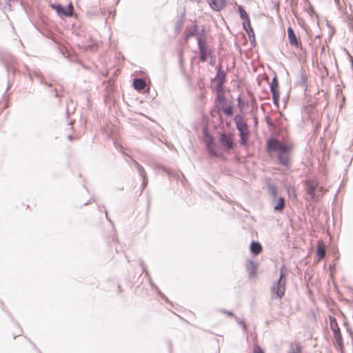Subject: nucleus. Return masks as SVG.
<instances>
[{
    "mask_svg": "<svg viewBox=\"0 0 353 353\" xmlns=\"http://www.w3.org/2000/svg\"><path fill=\"white\" fill-rule=\"evenodd\" d=\"M266 148L269 152H277L279 163L287 169L290 168V152L293 148L292 144L283 143L279 139L271 137L267 141Z\"/></svg>",
    "mask_w": 353,
    "mask_h": 353,
    "instance_id": "nucleus-1",
    "label": "nucleus"
},
{
    "mask_svg": "<svg viewBox=\"0 0 353 353\" xmlns=\"http://www.w3.org/2000/svg\"><path fill=\"white\" fill-rule=\"evenodd\" d=\"M234 121L236 128L239 132L241 144L243 145H247L249 137V130L247 123L244 120L243 117L239 114L234 116Z\"/></svg>",
    "mask_w": 353,
    "mask_h": 353,
    "instance_id": "nucleus-2",
    "label": "nucleus"
},
{
    "mask_svg": "<svg viewBox=\"0 0 353 353\" xmlns=\"http://www.w3.org/2000/svg\"><path fill=\"white\" fill-rule=\"evenodd\" d=\"M204 143L210 156L223 157V154L219 152L217 145L214 143V138L207 130L204 131Z\"/></svg>",
    "mask_w": 353,
    "mask_h": 353,
    "instance_id": "nucleus-3",
    "label": "nucleus"
},
{
    "mask_svg": "<svg viewBox=\"0 0 353 353\" xmlns=\"http://www.w3.org/2000/svg\"><path fill=\"white\" fill-rule=\"evenodd\" d=\"M307 194L310 196V200L318 201L319 195L318 192L322 189L319 187V183L314 180L307 179L303 181Z\"/></svg>",
    "mask_w": 353,
    "mask_h": 353,
    "instance_id": "nucleus-4",
    "label": "nucleus"
},
{
    "mask_svg": "<svg viewBox=\"0 0 353 353\" xmlns=\"http://www.w3.org/2000/svg\"><path fill=\"white\" fill-rule=\"evenodd\" d=\"M198 48L199 50V59L201 62L207 61L208 57L212 54V50L206 43L205 39L201 36L196 37Z\"/></svg>",
    "mask_w": 353,
    "mask_h": 353,
    "instance_id": "nucleus-5",
    "label": "nucleus"
},
{
    "mask_svg": "<svg viewBox=\"0 0 353 353\" xmlns=\"http://www.w3.org/2000/svg\"><path fill=\"white\" fill-rule=\"evenodd\" d=\"M330 327L333 332V336L337 345L340 347L343 345V341L341 332L340 327L338 325L336 319L334 316H330Z\"/></svg>",
    "mask_w": 353,
    "mask_h": 353,
    "instance_id": "nucleus-6",
    "label": "nucleus"
},
{
    "mask_svg": "<svg viewBox=\"0 0 353 353\" xmlns=\"http://www.w3.org/2000/svg\"><path fill=\"white\" fill-rule=\"evenodd\" d=\"M285 290V281L277 280L271 287L272 298L281 299L284 296Z\"/></svg>",
    "mask_w": 353,
    "mask_h": 353,
    "instance_id": "nucleus-7",
    "label": "nucleus"
},
{
    "mask_svg": "<svg viewBox=\"0 0 353 353\" xmlns=\"http://www.w3.org/2000/svg\"><path fill=\"white\" fill-rule=\"evenodd\" d=\"M219 142L227 151L232 150L235 145L232 135L225 132L220 134Z\"/></svg>",
    "mask_w": 353,
    "mask_h": 353,
    "instance_id": "nucleus-8",
    "label": "nucleus"
},
{
    "mask_svg": "<svg viewBox=\"0 0 353 353\" xmlns=\"http://www.w3.org/2000/svg\"><path fill=\"white\" fill-rule=\"evenodd\" d=\"M270 92L272 94L273 103L275 105H279V82L276 76H274L270 85Z\"/></svg>",
    "mask_w": 353,
    "mask_h": 353,
    "instance_id": "nucleus-9",
    "label": "nucleus"
},
{
    "mask_svg": "<svg viewBox=\"0 0 353 353\" xmlns=\"http://www.w3.org/2000/svg\"><path fill=\"white\" fill-rule=\"evenodd\" d=\"M258 263L254 260H248L246 263L245 268L250 278H254L256 276V269Z\"/></svg>",
    "mask_w": 353,
    "mask_h": 353,
    "instance_id": "nucleus-10",
    "label": "nucleus"
},
{
    "mask_svg": "<svg viewBox=\"0 0 353 353\" xmlns=\"http://www.w3.org/2000/svg\"><path fill=\"white\" fill-rule=\"evenodd\" d=\"M288 37L290 45L299 47L301 45L300 41L298 39L294 30L291 27L288 28Z\"/></svg>",
    "mask_w": 353,
    "mask_h": 353,
    "instance_id": "nucleus-11",
    "label": "nucleus"
},
{
    "mask_svg": "<svg viewBox=\"0 0 353 353\" xmlns=\"http://www.w3.org/2000/svg\"><path fill=\"white\" fill-rule=\"evenodd\" d=\"M210 8L215 11H219L225 6V0H207Z\"/></svg>",
    "mask_w": 353,
    "mask_h": 353,
    "instance_id": "nucleus-12",
    "label": "nucleus"
},
{
    "mask_svg": "<svg viewBox=\"0 0 353 353\" xmlns=\"http://www.w3.org/2000/svg\"><path fill=\"white\" fill-rule=\"evenodd\" d=\"M215 79H217V88H223L225 80V72L221 70V67L217 69Z\"/></svg>",
    "mask_w": 353,
    "mask_h": 353,
    "instance_id": "nucleus-13",
    "label": "nucleus"
},
{
    "mask_svg": "<svg viewBox=\"0 0 353 353\" xmlns=\"http://www.w3.org/2000/svg\"><path fill=\"white\" fill-rule=\"evenodd\" d=\"M133 86L134 90L141 92L146 87V83L145 80L141 78H135L133 80Z\"/></svg>",
    "mask_w": 353,
    "mask_h": 353,
    "instance_id": "nucleus-14",
    "label": "nucleus"
},
{
    "mask_svg": "<svg viewBox=\"0 0 353 353\" xmlns=\"http://www.w3.org/2000/svg\"><path fill=\"white\" fill-rule=\"evenodd\" d=\"M52 8L55 10L57 13L61 17H70V13L66 12V9L61 4H52Z\"/></svg>",
    "mask_w": 353,
    "mask_h": 353,
    "instance_id": "nucleus-15",
    "label": "nucleus"
},
{
    "mask_svg": "<svg viewBox=\"0 0 353 353\" xmlns=\"http://www.w3.org/2000/svg\"><path fill=\"white\" fill-rule=\"evenodd\" d=\"M250 250L254 255H258L262 252V246L258 241H252L250 245Z\"/></svg>",
    "mask_w": 353,
    "mask_h": 353,
    "instance_id": "nucleus-16",
    "label": "nucleus"
},
{
    "mask_svg": "<svg viewBox=\"0 0 353 353\" xmlns=\"http://www.w3.org/2000/svg\"><path fill=\"white\" fill-rule=\"evenodd\" d=\"M139 264L141 266L142 268V270H143V272H144L145 273V276L148 277V281L150 282V285L154 289V290H158V287L154 283V282L152 281V278L150 277V274H149V272L146 269V266L145 265V263L143 261L142 259H139Z\"/></svg>",
    "mask_w": 353,
    "mask_h": 353,
    "instance_id": "nucleus-17",
    "label": "nucleus"
},
{
    "mask_svg": "<svg viewBox=\"0 0 353 353\" xmlns=\"http://www.w3.org/2000/svg\"><path fill=\"white\" fill-rule=\"evenodd\" d=\"M316 255L318 257L319 261L323 259L325 256V248L323 243H318Z\"/></svg>",
    "mask_w": 353,
    "mask_h": 353,
    "instance_id": "nucleus-18",
    "label": "nucleus"
},
{
    "mask_svg": "<svg viewBox=\"0 0 353 353\" xmlns=\"http://www.w3.org/2000/svg\"><path fill=\"white\" fill-rule=\"evenodd\" d=\"M215 101L219 103H223L225 101V97L224 94V91L222 88H217L216 89V97L215 98Z\"/></svg>",
    "mask_w": 353,
    "mask_h": 353,
    "instance_id": "nucleus-19",
    "label": "nucleus"
},
{
    "mask_svg": "<svg viewBox=\"0 0 353 353\" xmlns=\"http://www.w3.org/2000/svg\"><path fill=\"white\" fill-rule=\"evenodd\" d=\"M32 75L35 76L41 84H47L42 76V73L39 70H34L32 72H30V77L31 79H32Z\"/></svg>",
    "mask_w": 353,
    "mask_h": 353,
    "instance_id": "nucleus-20",
    "label": "nucleus"
},
{
    "mask_svg": "<svg viewBox=\"0 0 353 353\" xmlns=\"http://www.w3.org/2000/svg\"><path fill=\"white\" fill-rule=\"evenodd\" d=\"M285 206V198L280 196L277 201V203L274 205V209L276 212H282Z\"/></svg>",
    "mask_w": 353,
    "mask_h": 353,
    "instance_id": "nucleus-21",
    "label": "nucleus"
},
{
    "mask_svg": "<svg viewBox=\"0 0 353 353\" xmlns=\"http://www.w3.org/2000/svg\"><path fill=\"white\" fill-rule=\"evenodd\" d=\"M197 26L195 24L192 26L189 29L186 30V34H185V39L188 40L192 37L196 36L197 34Z\"/></svg>",
    "mask_w": 353,
    "mask_h": 353,
    "instance_id": "nucleus-22",
    "label": "nucleus"
},
{
    "mask_svg": "<svg viewBox=\"0 0 353 353\" xmlns=\"http://www.w3.org/2000/svg\"><path fill=\"white\" fill-rule=\"evenodd\" d=\"M131 163L133 166L137 169L140 176L145 175L146 172L143 167L139 164L137 161L133 159H131Z\"/></svg>",
    "mask_w": 353,
    "mask_h": 353,
    "instance_id": "nucleus-23",
    "label": "nucleus"
},
{
    "mask_svg": "<svg viewBox=\"0 0 353 353\" xmlns=\"http://www.w3.org/2000/svg\"><path fill=\"white\" fill-rule=\"evenodd\" d=\"M221 109L228 117H230L233 114V108L231 104L228 105H221Z\"/></svg>",
    "mask_w": 353,
    "mask_h": 353,
    "instance_id": "nucleus-24",
    "label": "nucleus"
},
{
    "mask_svg": "<svg viewBox=\"0 0 353 353\" xmlns=\"http://www.w3.org/2000/svg\"><path fill=\"white\" fill-rule=\"evenodd\" d=\"M238 11H239V16H240L241 19H243V21H245V20L250 19L249 15L248 14L247 12L245 11V10L243 8V7L242 6H238Z\"/></svg>",
    "mask_w": 353,
    "mask_h": 353,
    "instance_id": "nucleus-25",
    "label": "nucleus"
},
{
    "mask_svg": "<svg viewBox=\"0 0 353 353\" xmlns=\"http://www.w3.org/2000/svg\"><path fill=\"white\" fill-rule=\"evenodd\" d=\"M237 323L239 325H241V327H242V330L243 331V333L247 335V337H248V327H247V325L244 321V320L243 319H239L237 318V320H236Z\"/></svg>",
    "mask_w": 353,
    "mask_h": 353,
    "instance_id": "nucleus-26",
    "label": "nucleus"
},
{
    "mask_svg": "<svg viewBox=\"0 0 353 353\" xmlns=\"http://www.w3.org/2000/svg\"><path fill=\"white\" fill-rule=\"evenodd\" d=\"M237 101H238L237 105L241 110H242L245 106L248 105V101H245L242 99L241 95H239V97L237 98Z\"/></svg>",
    "mask_w": 353,
    "mask_h": 353,
    "instance_id": "nucleus-27",
    "label": "nucleus"
},
{
    "mask_svg": "<svg viewBox=\"0 0 353 353\" xmlns=\"http://www.w3.org/2000/svg\"><path fill=\"white\" fill-rule=\"evenodd\" d=\"M243 30L245 31L250 30L252 29L250 19L243 21Z\"/></svg>",
    "mask_w": 353,
    "mask_h": 353,
    "instance_id": "nucleus-28",
    "label": "nucleus"
},
{
    "mask_svg": "<svg viewBox=\"0 0 353 353\" xmlns=\"http://www.w3.org/2000/svg\"><path fill=\"white\" fill-rule=\"evenodd\" d=\"M284 269H285V266H283L281 268V270H280V276H279V279L278 280H281V281H285L286 282V274L285 272H284Z\"/></svg>",
    "mask_w": 353,
    "mask_h": 353,
    "instance_id": "nucleus-29",
    "label": "nucleus"
},
{
    "mask_svg": "<svg viewBox=\"0 0 353 353\" xmlns=\"http://www.w3.org/2000/svg\"><path fill=\"white\" fill-rule=\"evenodd\" d=\"M141 176L142 178L141 187H142V190H143L147 186L148 180L147 174H145V175H142Z\"/></svg>",
    "mask_w": 353,
    "mask_h": 353,
    "instance_id": "nucleus-30",
    "label": "nucleus"
},
{
    "mask_svg": "<svg viewBox=\"0 0 353 353\" xmlns=\"http://www.w3.org/2000/svg\"><path fill=\"white\" fill-rule=\"evenodd\" d=\"M253 353H265L263 349L257 344H254L253 347Z\"/></svg>",
    "mask_w": 353,
    "mask_h": 353,
    "instance_id": "nucleus-31",
    "label": "nucleus"
},
{
    "mask_svg": "<svg viewBox=\"0 0 353 353\" xmlns=\"http://www.w3.org/2000/svg\"><path fill=\"white\" fill-rule=\"evenodd\" d=\"M66 12L70 13V17H72L74 12V7L72 3H70L65 8Z\"/></svg>",
    "mask_w": 353,
    "mask_h": 353,
    "instance_id": "nucleus-32",
    "label": "nucleus"
},
{
    "mask_svg": "<svg viewBox=\"0 0 353 353\" xmlns=\"http://www.w3.org/2000/svg\"><path fill=\"white\" fill-rule=\"evenodd\" d=\"M248 35V37L250 38V39L251 40V41H255V38H254V30L253 29H251L250 30H247L245 31Z\"/></svg>",
    "mask_w": 353,
    "mask_h": 353,
    "instance_id": "nucleus-33",
    "label": "nucleus"
},
{
    "mask_svg": "<svg viewBox=\"0 0 353 353\" xmlns=\"http://www.w3.org/2000/svg\"><path fill=\"white\" fill-rule=\"evenodd\" d=\"M268 189L270 190V192L271 194V195L273 196V197H276V190L275 189V188L272 185H268Z\"/></svg>",
    "mask_w": 353,
    "mask_h": 353,
    "instance_id": "nucleus-34",
    "label": "nucleus"
},
{
    "mask_svg": "<svg viewBox=\"0 0 353 353\" xmlns=\"http://www.w3.org/2000/svg\"><path fill=\"white\" fill-rule=\"evenodd\" d=\"M221 312L223 313V314H227L228 316H231V317H233L235 319V320H237V316L236 315H234V314L230 311H228V310H222Z\"/></svg>",
    "mask_w": 353,
    "mask_h": 353,
    "instance_id": "nucleus-35",
    "label": "nucleus"
},
{
    "mask_svg": "<svg viewBox=\"0 0 353 353\" xmlns=\"http://www.w3.org/2000/svg\"><path fill=\"white\" fill-rule=\"evenodd\" d=\"M157 292L159 294V295L163 299H164L166 302H169V300L164 295V294H163L161 290L158 288V290H156Z\"/></svg>",
    "mask_w": 353,
    "mask_h": 353,
    "instance_id": "nucleus-36",
    "label": "nucleus"
},
{
    "mask_svg": "<svg viewBox=\"0 0 353 353\" xmlns=\"http://www.w3.org/2000/svg\"><path fill=\"white\" fill-rule=\"evenodd\" d=\"M301 351V346L300 345V344L298 343L296 345V350L292 353H300Z\"/></svg>",
    "mask_w": 353,
    "mask_h": 353,
    "instance_id": "nucleus-37",
    "label": "nucleus"
},
{
    "mask_svg": "<svg viewBox=\"0 0 353 353\" xmlns=\"http://www.w3.org/2000/svg\"><path fill=\"white\" fill-rule=\"evenodd\" d=\"M300 83L302 85H305L306 83V79L303 75H301V77Z\"/></svg>",
    "mask_w": 353,
    "mask_h": 353,
    "instance_id": "nucleus-38",
    "label": "nucleus"
},
{
    "mask_svg": "<svg viewBox=\"0 0 353 353\" xmlns=\"http://www.w3.org/2000/svg\"><path fill=\"white\" fill-rule=\"evenodd\" d=\"M266 121L268 125L272 126L273 125V123L272 122L271 119L269 117H266Z\"/></svg>",
    "mask_w": 353,
    "mask_h": 353,
    "instance_id": "nucleus-39",
    "label": "nucleus"
},
{
    "mask_svg": "<svg viewBox=\"0 0 353 353\" xmlns=\"http://www.w3.org/2000/svg\"><path fill=\"white\" fill-rule=\"evenodd\" d=\"M95 201L94 199H91L89 201H88L86 203H84V205H87L88 204H90L92 202Z\"/></svg>",
    "mask_w": 353,
    "mask_h": 353,
    "instance_id": "nucleus-40",
    "label": "nucleus"
},
{
    "mask_svg": "<svg viewBox=\"0 0 353 353\" xmlns=\"http://www.w3.org/2000/svg\"><path fill=\"white\" fill-rule=\"evenodd\" d=\"M105 217H106V219H107L110 222H112V221L110 220V219L108 217V212H107L106 210L105 211Z\"/></svg>",
    "mask_w": 353,
    "mask_h": 353,
    "instance_id": "nucleus-41",
    "label": "nucleus"
},
{
    "mask_svg": "<svg viewBox=\"0 0 353 353\" xmlns=\"http://www.w3.org/2000/svg\"><path fill=\"white\" fill-rule=\"evenodd\" d=\"M100 13H101V10H97L96 11H94V14L99 15V14H100Z\"/></svg>",
    "mask_w": 353,
    "mask_h": 353,
    "instance_id": "nucleus-42",
    "label": "nucleus"
},
{
    "mask_svg": "<svg viewBox=\"0 0 353 353\" xmlns=\"http://www.w3.org/2000/svg\"><path fill=\"white\" fill-rule=\"evenodd\" d=\"M163 169L168 174H170L171 172L169 170L166 169L165 168H163Z\"/></svg>",
    "mask_w": 353,
    "mask_h": 353,
    "instance_id": "nucleus-43",
    "label": "nucleus"
},
{
    "mask_svg": "<svg viewBox=\"0 0 353 353\" xmlns=\"http://www.w3.org/2000/svg\"><path fill=\"white\" fill-rule=\"evenodd\" d=\"M54 96L58 97V91L56 89L54 90Z\"/></svg>",
    "mask_w": 353,
    "mask_h": 353,
    "instance_id": "nucleus-44",
    "label": "nucleus"
},
{
    "mask_svg": "<svg viewBox=\"0 0 353 353\" xmlns=\"http://www.w3.org/2000/svg\"><path fill=\"white\" fill-rule=\"evenodd\" d=\"M68 139L69 140H72V137L71 135H69V136L68 137Z\"/></svg>",
    "mask_w": 353,
    "mask_h": 353,
    "instance_id": "nucleus-45",
    "label": "nucleus"
}]
</instances>
